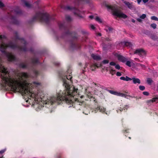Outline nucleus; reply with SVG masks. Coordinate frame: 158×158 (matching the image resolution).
Segmentation results:
<instances>
[{"label":"nucleus","mask_w":158,"mask_h":158,"mask_svg":"<svg viewBox=\"0 0 158 158\" xmlns=\"http://www.w3.org/2000/svg\"><path fill=\"white\" fill-rule=\"evenodd\" d=\"M6 37L4 35L0 36V50L2 52H4L5 49L8 48H10L14 49L17 47L16 45L12 43L9 44L6 42Z\"/></svg>","instance_id":"obj_1"},{"label":"nucleus","mask_w":158,"mask_h":158,"mask_svg":"<svg viewBox=\"0 0 158 158\" xmlns=\"http://www.w3.org/2000/svg\"><path fill=\"white\" fill-rule=\"evenodd\" d=\"M109 9H111L112 11L113 14L120 18L125 19L127 17V16L117 9H114L113 7L111 6H108Z\"/></svg>","instance_id":"obj_2"},{"label":"nucleus","mask_w":158,"mask_h":158,"mask_svg":"<svg viewBox=\"0 0 158 158\" xmlns=\"http://www.w3.org/2000/svg\"><path fill=\"white\" fill-rule=\"evenodd\" d=\"M36 18L37 19L43 21H44L45 19L48 18V16L46 13H40L36 15Z\"/></svg>","instance_id":"obj_3"},{"label":"nucleus","mask_w":158,"mask_h":158,"mask_svg":"<svg viewBox=\"0 0 158 158\" xmlns=\"http://www.w3.org/2000/svg\"><path fill=\"white\" fill-rule=\"evenodd\" d=\"M134 53L139 55L140 56L143 57L146 55V52L142 49H138L135 50Z\"/></svg>","instance_id":"obj_4"},{"label":"nucleus","mask_w":158,"mask_h":158,"mask_svg":"<svg viewBox=\"0 0 158 158\" xmlns=\"http://www.w3.org/2000/svg\"><path fill=\"white\" fill-rule=\"evenodd\" d=\"M102 66V64L101 63L98 64L95 63L90 65V69L91 70L94 71L96 67L98 68Z\"/></svg>","instance_id":"obj_5"},{"label":"nucleus","mask_w":158,"mask_h":158,"mask_svg":"<svg viewBox=\"0 0 158 158\" xmlns=\"http://www.w3.org/2000/svg\"><path fill=\"white\" fill-rule=\"evenodd\" d=\"M22 43L23 44V45L21 47H18L19 49L21 51H26V50L25 41L23 40L22 41Z\"/></svg>","instance_id":"obj_6"},{"label":"nucleus","mask_w":158,"mask_h":158,"mask_svg":"<svg viewBox=\"0 0 158 158\" xmlns=\"http://www.w3.org/2000/svg\"><path fill=\"white\" fill-rule=\"evenodd\" d=\"M6 55L9 61H12L15 59L14 56L11 53H6Z\"/></svg>","instance_id":"obj_7"},{"label":"nucleus","mask_w":158,"mask_h":158,"mask_svg":"<svg viewBox=\"0 0 158 158\" xmlns=\"http://www.w3.org/2000/svg\"><path fill=\"white\" fill-rule=\"evenodd\" d=\"M98 109L99 111L102 113L105 112L106 114L108 115L110 114V112L106 111V109L102 107H98Z\"/></svg>","instance_id":"obj_8"},{"label":"nucleus","mask_w":158,"mask_h":158,"mask_svg":"<svg viewBox=\"0 0 158 158\" xmlns=\"http://www.w3.org/2000/svg\"><path fill=\"white\" fill-rule=\"evenodd\" d=\"M131 79L132 80L133 83L135 84H140L141 83L140 81L139 78L133 77L131 78Z\"/></svg>","instance_id":"obj_9"},{"label":"nucleus","mask_w":158,"mask_h":158,"mask_svg":"<svg viewBox=\"0 0 158 158\" xmlns=\"http://www.w3.org/2000/svg\"><path fill=\"white\" fill-rule=\"evenodd\" d=\"M124 3L130 9H132L134 8V6L132 3H130L126 1H124Z\"/></svg>","instance_id":"obj_10"},{"label":"nucleus","mask_w":158,"mask_h":158,"mask_svg":"<svg viewBox=\"0 0 158 158\" xmlns=\"http://www.w3.org/2000/svg\"><path fill=\"white\" fill-rule=\"evenodd\" d=\"M117 57L119 61L122 62H124L126 60V58H125L120 55H118Z\"/></svg>","instance_id":"obj_11"},{"label":"nucleus","mask_w":158,"mask_h":158,"mask_svg":"<svg viewBox=\"0 0 158 158\" xmlns=\"http://www.w3.org/2000/svg\"><path fill=\"white\" fill-rule=\"evenodd\" d=\"M91 56L94 59L97 60H98L101 59L100 57L97 55L93 54L91 55Z\"/></svg>","instance_id":"obj_12"},{"label":"nucleus","mask_w":158,"mask_h":158,"mask_svg":"<svg viewBox=\"0 0 158 158\" xmlns=\"http://www.w3.org/2000/svg\"><path fill=\"white\" fill-rule=\"evenodd\" d=\"M146 17V15L145 14H143L140 16V18H138L137 19V21L139 22H141L142 20L141 19H145Z\"/></svg>","instance_id":"obj_13"},{"label":"nucleus","mask_w":158,"mask_h":158,"mask_svg":"<svg viewBox=\"0 0 158 158\" xmlns=\"http://www.w3.org/2000/svg\"><path fill=\"white\" fill-rule=\"evenodd\" d=\"M120 79L121 80H123L124 81H129L131 80V78L127 76H126L125 77H120Z\"/></svg>","instance_id":"obj_14"},{"label":"nucleus","mask_w":158,"mask_h":158,"mask_svg":"<svg viewBox=\"0 0 158 158\" xmlns=\"http://www.w3.org/2000/svg\"><path fill=\"white\" fill-rule=\"evenodd\" d=\"M114 94L117 96L122 97H126V95L123 93H122L120 92H115Z\"/></svg>","instance_id":"obj_15"},{"label":"nucleus","mask_w":158,"mask_h":158,"mask_svg":"<svg viewBox=\"0 0 158 158\" xmlns=\"http://www.w3.org/2000/svg\"><path fill=\"white\" fill-rule=\"evenodd\" d=\"M94 19L96 21H97L99 23H101L102 22V19L98 17H95Z\"/></svg>","instance_id":"obj_16"},{"label":"nucleus","mask_w":158,"mask_h":158,"mask_svg":"<svg viewBox=\"0 0 158 158\" xmlns=\"http://www.w3.org/2000/svg\"><path fill=\"white\" fill-rule=\"evenodd\" d=\"M137 66L139 67L142 69L144 68H145V66L144 65L139 64H137Z\"/></svg>","instance_id":"obj_17"},{"label":"nucleus","mask_w":158,"mask_h":158,"mask_svg":"<svg viewBox=\"0 0 158 158\" xmlns=\"http://www.w3.org/2000/svg\"><path fill=\"white\" fill-rule=\"evenodd\" d=\"M147 82L149 84H151L152 82V80L150 78H148L147 79Z\"/></svg>","instance_id":"obj_18"},{"label":"nucleus","mask_w":158,"mask_h":158,"mask_svg":"<svg viewBox=\"0 0 158 158\" xmlns=\"http://www.w3.org/2000/svg\"><path fill=\"white\" fill-rule=\"evenodd\" d=\"M132 62H131L130 61H127L126 63V64L129 67H131V64H132Z\"/></svg>","instance_id":"obj_19"},{"label":"nucleus","mask_w":158,"mask_h":158,"mask_svg":"<svg viewBox=\"0 0 158 158\" xmlns=\"http://www.w3.org/2000/svg\"><path fill=\"white\" fill-rule=\"evenodd\" d=\"M151 19L152 20L157 21H158V18L155 16H152L151 17Z\"/></svg>","instance_id":"obj_20"},{"label":"nucleus","mask_w":158,"mask_h":158,"mask_svg":"<svg viewBox=\"0 0 158 158\" xmlns=\"http://www.w3.org/2000/svg\"><path fill=\"white\" fill-rule=\"evenodd\" d=\"M75 11L74 12V14L76 15H79V10L78 9H75Z\"/></svg>","instance_id":"obj_21"},{"label":"nucleus","mask_w":158,"mask_h":158,"mask_svg":"<svg viewBox=\"0 0 158 158\" xmlns=\"http://www.w3.org/2000/svg\"><path fill=\"white\" fill-rule=\"evenodd\" d=\"M151 26L153 29H155L156 27V25L155 23H152L151 25Z\"/></svg>","instance_id":"obj_22"},{"label":"nucleus","mask_w":158,"mask_h":158,"mask_svg":"<svg viewBox=\"0 0 158 158\" xmlns=\"http://www.w3.org/2000/svg\"><path fill=\"white\" fill-rule=\"evenodd\" d=\"M139 89L141 90H143L145 89V87L143 86L140 85L139 87Z\"/></svg>","instance_id":"obj_23"},{"label":"nucleus","mask_w":158,"mask_h":158,"mask_svg":"<svg viewBox=\"0 0 158 158\" xmlns=\"http://www.w3.org/2000/svg\"><path fill=\"white\" fill-rule=\"evenodd\" d=\"M110 73L112 75H114V70L113 69H112L111 68H110Z\"/></svg>","instance_id":"obj_24"},{"label":"nucleus","mask_w":158,"mask_h":158,"mask_svg":"<svg viewBox=\"0 0 158 158\" xmlns=\"http://www.w3.org/2000/svg\"><path fill=\"white\" fill-rule=\"evenodd\" d=\"M4 6V5L2 3L1 0H0V7H2Z\"/></svg>","instance_id":"obj_25"},{"label":"nucleus","mask_w":158,"mask_h":158,"mask_svg":"<svg viewBox=\"0 0 158 158\" xmlns=\"http://www.w3.org/2000/svg\"><path fill=\"white\" fill-rule=\"evenodd\" d=\"M109 62V61L107 60H103L102 62L104 64H106L108 63Z\"/></svg>","instance_id":"obj_26"},{"label":"nucleus","mask_w":158,"mask_h":158,"mask_svg":"<svg viewBox=\"0 0 158 158\" xmlns=\"http://www.w3.org/2000/svg\"><path fill=\"white\" fill-rule=\"evenodd\" d=\"M115 68L118 69H120V67L119 65L117 64L115 65Z\"/></svg>","instance_id":"obj_27"},{"label":"nucleus","mask_w":158,"mask_h":158,"mask_svg":"<svg viewBox=\"0 0 158 158\" xmlns=\"http://www.w3.org/2000/svg\"><path fill=\"white\" fill-rule=\"evenodd\" d=\"M90 27L93 30H94L95 28L94 26L92 24H91L90 25Z\"/></svg>","instance_id":"obj_28"},{"label":"nucleus","mask_w":158,"mask_h":158,"mask_svg":"<svg viewBox=\"0 0 158 158\" xmlns=\"http://www.w3.org/2000/svg\"><path fill=\"white\" fill-rule=\"evenodd\" d=\"M122 74L120 72H118L116 73V75L118 76H121Z\"/></svg>","instance_id":"obj_29"},{"label":"nucleus","mask_w":158,"mask_h":158,"mask_svg":"<svg viewBox=\"0 0 158 158\" xmlns=\"http://www.w3.org/2000/svg\"><path fill=\"white\" fill-rule=\"evenodd\" d=\"M143 94L145 95H148L149 94V93L147 92H143Z\"/></svg>","instance_id":"obj_30"},{"label":"nucleus","mask_w":158,"mask_h":158,"mask_svg":"<svg viewBox=\"0 0 158 158\" xmlns=\"http://www.w3.org/2000/svg\"><path fill=\"white\" fill-rule=\"evenodd\" d=\"M110 64L111 65H115V64L114 62H112L110 63Z\"/></svg>","instance_id":"obj_31"},{"label":"nucleus","mask_w":158,"mask_h":158,"mask_svg":"<svg viewBox=\"0 0 158 158\" xmlns=\"http://www.w3.org/2000/svg\"><path fill=\"white\" fill-rule=\"evenodd\" d=\"M25 5L27 7H29L30 6V4L27 2H25Z\"/></svg>","instance_id":"obj_32"},{"label":"nucleus","mask_w":158,"mask_h":158,"mask_svg":"<svg viewBox=\"0 0 158 158\" xmlns=\"http://www.w3.org/2000/svg\"><path fill=\"white\" fill-rule=\"evenodd\" d=\"M6 151V150L4 149L0 151V153H4Z\"/></svg>","instance_id":"obj_33"},{"label":"nucleus","mask_w":158,"mask_h":158,"mask_svg":"<svg viewBox=\"0 0 158 158\" xmlns=\"http://www.w3.org/2000/svg\"><path fill=\"white\" fill-rule=\"evenodd\" d=\"M156 98H153L152 100V102H155L156 101Z\"/></svg>","instance_id":"obj_34"},{"label":"nucleus","mask_w":158,"mask_h":158,"mask_svg":"<svg viewBox=\"0 0 158 158\" xmlns=\"http://www.w3.org/2000/svg\"><path fill=\"white\" fill-rule=\"evenodd\" d=\"M143 2L144 3H145L147 2L148 0H142Z\"/></svg>","instance_id":"obj_35"},{"label":"nucleus","mask_w":158,"mask_h":158,"mask_svg":"<svg viewBox=\"0 0 158 158\" xmlns=\"http://www.w3.org/2000/svg\"><path fill=\"white\" fill-rule=\"evenodd\" d=\"M142 0H137V2L138 4H139L141 2Z\"/></svg>","instance_id":"obj_36"},{"label":"nucleus","mask_w":158,"mask_h":158,"mask_svg":"<svg viewBox=\"0 0 158 158\" xmlns=\"http://www.w3.org/2000/svg\"><path fill=\"white\" fill-rule=\"evenodd\" d=\"M93 17V16L92 15L90 16H89V18H91V19H92Z\"/></svg>","instance_id":"obj_37"},{"label":"nucleus","mask_w":158,"mask_h":158,"mask_svg":"<svg viewBox=\"0 0 158 158\" xmlns=\"http://www.w3.org/2000/svg\"><path fill=\"white\" fill-rule=\"evenodd\" d=\"M129 43H128V42H127V43H126V46H128V45H129Z\"/></svg>","instance_id":"obj_38"},{"label":"nucleus","mask_w":158,"mask_h":158,"mask_svg":"<svg viewBox=\"0 0 158 158\" xmlns=\"http://www.w3.org/2000/svg\"><path fill=\"white\" fill-rule=\"evenodd\" d=\"M98 35L100 36H101V34L100 33H99L98 34Z\"/></svg>","instance_id":"obj_39"},{"label":"nucleus","mask_w":158,"mask_h":158,"mask_svg":"<svg viewBox=\"0 0 158 158\" xmlns=\"http://www.w3.org/2000/svg\"><path fill=\"white\" fill-rule=\"evenodd\" d=\"M132 22L134 23L135 22V20L134 19L132 20Z\"/></svg>","instance_id":"obj_40"},{"label":"nucleus","mask_w":158,"mask_h":158,"mask_svg":"<svg viewBox=\"0 0 158 158\" xmlns=\"http://www.w3.org/2000/svg\"><path fill=\"white\" fill-rule=\"evenodd\" d=\"M109 31H110L111 30V28H109Z\"/></svg>","instance_id":"obj_41"},{"label":"nucleus","mask_w":158,"mask_h":158,"mask_svg":"<svg viewBox=\"0 0 158 158\" xmlns=\"http://www.w3.org/2000/svg\"><path fill=\"white\" fill-rule=\"evenodd\" d=\"M83 96H81L80 98H83Z\"/></svg>","instance_id":"obj_42"},{"label":"nucleus","mask_w":158,"mask_h":158,"mask_svg":"<svg viewBox=\"0 0 158 158\" xmlns=\"http://www.w3.org/2000/svg\"><path fill=\"white\" fill-rule=\"evenodd\" d=\"M37 73V71H35V73H36H36Z\"/></svg>","instance_id":"obj_43"},{"label":"nucleus","mask_w":158,"mask_h":158,"mask_svg":"<svg viewBox=\"0 0 158 158\" xmlns=\"http://www.w3.org/2000/svg\"><path fill=\"white\" fill-rule=\"evenodd\" d=\"M117 112L118 113V110H117Z\"/></svg>","instance_id":"obj_44"},{"label":"nucleus","mask_w":158,"mask_h":158,"mask_svg":"<svg viewBox=\"0 0 158 158\" xmlns=\"http://www.w3.org/2000/svg\"><path fill=\"white\" fill-rule=\"evenodd\" d=\"M120 111H121V110H119Z\"/></svg>","instance_id":"obj_45"}]
</instances>
